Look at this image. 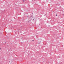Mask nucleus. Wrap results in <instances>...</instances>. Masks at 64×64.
Segmentation results:
<instances>
[{"instance_id":"423d86ee","label":"nucleus","mask_w":64,"mask_h":64,"mask_svg":"<svg viewBox=\"0 0 64 64\" xmlns=\"http://www.w3.org/2000/svg\"><path fill=\"white\" fill-rule=\"evenodd\" d=\"M32 41H34V40H32Z\"/></svg>"},{"instance_id":"f257e3e1","label":"nucleus","mask_w":64,"mask_h":64,"mask_svg":"<svg viewBox=\"0 0 64 64\" xmlns=\"http://www.w3.org/2000/svg\"><path fill=\"white\" fill-rule=\"evenodd\" d=\"M32 17V16H31L30 17H29V18H31Z\"/></svg>"},{"instance_id":"f03ea898","label":"nucleus","mask_w":64,"mask_h":64,"mask_svg":"<svg viewBox=\"0 0 64 64\" xmlns=\"http://www.w3.org/2000/svg\"><path fill=\"white\" fill-rule=\"evenodd\" d=\"M33 20L34 21L35 20H34V19H33Z\"/></svg>"},{"instance_id":"7ed1b4c3","label":"nucleus","mask_w":64,"mask_h":64,"mask_svg":"<svg viewBox=\"0 0 64 64\" xmlns=\"http://www.w3.org/2000/svg\"><path fill=\"white\" fill-rule=\"evenodd\" d=\"M56 16H57V14H56Z\"/></svg>"},{"instance_id":"20e7f679","label":"nucleus","mask_w":64,"mask_h":64,"mask_svg":"<svg viewBox=\"0 0 64 64\" xmlns=\"http://www.w3.org/2000/svg\"><path fill=\"white\" fill-rule=\"evenodd\" d=\"M1 50V48H0V50Z\"/></svg>"},{"instance_id":"39448f33","label":"nucleus","mask_w":64,"mask_h":64,"mask_svg":"<svg viewBox=\"0 0 64 64\" xmlns=\"http://www.w3.org/2000/svg\"><path fill=\"white\" fill-rule=\"evenodd\" d=\"M23 2H24V0H23Z\"/></svg>"}]
</instances>
